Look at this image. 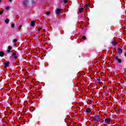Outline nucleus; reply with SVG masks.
Wrapping results in <instances>:
<instances>
[{
    "label": "nucleus",
    "instance_id": "obj_1",
    "mask_svg": "<svg viewBox=\"0 0 126 126\" xmlns=\"http://www.w3.org/2000/svg\"><path fill=\"white\" fill-rule=\"evenodd\" d=\"M101 119H102V115L100 114H97L93 117V120L94 122H99Z\"/></svg>",
    "mask_w": 126,
    "mask_h": 126
},
{
    "label": "nucleus",
    "instance_id": "obj_2",
    "mask_svg": "<svg viewBox=\"0 0 126 126\" xmlns=\"http://www.w3.org/2000/svg\"><path fill=\"white\" fill-rule=\"evenodd\" d=\"M115 59L117 62H118V63H122V60L121 59H119V57H118V56H115Z\"/></svg>",
    "mask_w": 126,
    "mask_h": 126
},
{
    "label": "nucleus",
    "instance_id": "obj_3",
    "mask_svg": "<svg viewBox=\"0 0 126 126\" xmlns=\"http://www.w3.org/2000/svg\"><path fill=\"white\" fill-rule=\"evenodd\" d=\"M12 58H13V59H14L15 60L17 59V58H18V54L14 53L12 54Z\"/></svg>",
    "mask_w": 126,
    "mask_h": 126
},
{
    "label": "nucleus",
    "instance_id": "obj_4",
    "mask_svg": "<svg viewBox=\"0 0 126 126\" xmlns=\"http://www.w3.org/2000/svg\"><path fill=\"white\" fill-rule=\"evenodd\" d=\"M117 51L119 55L122 54V53H123V50L121 48H118Z\"/></svg>",
    "mask_w": 126,
    "mask_h": 126
},
{
    "label": "nucleus",
    "instance_id": "obj_5",
    "mask_svg": "<svg viewBox=\"0 0 126 126\" xmlns=\"http://www.w3.org/2000/svg\"><path fill=\"white\" fill-rule=\"evenodd\" d=\"M11 49H12V47H11L10 46H9L8 47V49L7 50V53H10V52H11L10 50H11Z\"/></svg>",
    "mask_w": 126,
    "mask_h": 126
},
{
    "label": "nucleus",
    "instance_id": "obj_6",
    "mask_svg": "<svg viewBox=\"0 0 126 126\" xmlns=\"http://www.w3.org/2000/svg\"><path fill=\"white\" fill-rule=\"evenodd\" d=\"M105 122H106L107 124H110V122H111V119H110V118H106L105 120Z\"/></svg>",
    "mask_w": 126,
    "mask_h": 126
},
{
    "label": "nucleus",
    "instance_id": "obj_7",
    "mask_svg": "<svg viewBox=\"0 0 126 126\" xmlns=\"http://www.w3.org/2000/svg\"><path fill=\"white\" fill-rule=\"evenodd\" d=\"M56 14H60L61 13V9H57L56 11Z\"/></svg>",
    "mask_w": 126,
    "mask_h": 126
},
{
    "label": "nucleus",
    "instance_id": "obj_8",
    "mask_svg": "<svg viewBox=\"0 0 126 126\" xmlns=\"http://www.w3.org/2000/svg\"><path fill=\"white\" fill-rule=\"evenodd\" d=\"M4 56V53L2 51L0 52V57H3Z\"/></svg>",
    "mask_w": 126,
    "mask_h": 126
},
{
    "label": "nucleus",
    "instance_id": "obj_9",
    "mask_svg": "<svg viewBox=\"0 0 126 126\" xmlns=\"http://www.w3.org/2000/svg\"><path fill=\"white\" fill-rule=\"evenodd\" d=\"M4 64H5L4 67H7V66L9 65V63L6 62L4 63Z\"/></svg>",
    "mask_w": 126,
    "mask_h": 126
},
{
    "label": "nucleus",
    "instance_id": "obj_10",
    "mask_svg": "<svg viewBox=\"0 0 126 126\" xmlns=\"http://www.w3.org/2000/svg\"><path fill=\"white\" fill-rule=\"evenodd\" d=\"M83 9L84 8H80L79 9V11L80 13H81L82 12H83Z\"/></svg>",
    "mask_w": 126,
    "mask_h": 126
},
{
    "label": "nucleus",
    "instance_id": "obj_11",
    "mask_svg": "<svg viewBox=\"0 0 126 126\" xmlns=\"http://www.w3.org/2000/svg\"><path fill=\"white\" fill-rule=\"evenodd\" d=\"M35 25V21H32L31 24V26H34Z\"/></svg>",
    "mask_w": 126,
    "mask_h": 126
},
{
    "label": "nucleus",
    "instance_id": "obj_12",
    "mask_svg": "<svg viewBox=\"0 0 126 126\" xmlns=\"http://www.w3.org/2000/svg\"><path fill=\"white\" fill-rule=\"evenodd\" d=\"M86 112L87 113H90L91 112V110H90V108H87V109L86 110Z\"/></svg>",
    "mask_w": 126,
    "mask_h": 126
},
{
    "label": "nucleus",
    "instance_id": "obj_13",
    "mask_svg": "<svg viewBox=\"0 0 126 126\" xmlns=\"http://www.w3.org/2000/svg\"><path fill=\"white\" fill-rule=\"evenodd\" d=\"M89 6H90V4H87V5H86L84 7V8H88V7H89Z\"/></svg>",
    "mask_w": 126,
    "mask_h": 126
},
{
    "label": "nucleus",
    "instance_id": "obj_14",
    "mask_svg": "<svg viewBox=\"0 0 126 126\" xmlns=\"http://www.w3.org/2000/svg\"><path fill=\"white\" fill-rule=\"evenodd\" d=\"M5 23H6V24H7L8 23H9V20L8 19H6L5 20Z\"/></svg>",
    "mask_w": 126,
    "mask_h": 126
},
{
    "label": "nucleus",
    "instance_id": "obj_15",
    "mask_svg": "<svg viewBox=\"0 0 126 126\" xmlns=\"http://www.w3.org/2000/svg\"><path fill=\"white\" fill-rule=\"evenodd\" d=\"M112 44L113 46H115L116 45V41H114L112 42Z\"/></svg>",
    "mask_w": 126,
    "mask_h": 126
},
{
    "label": "nucleus",
    "instance_id": "obj_16",
    "mask_svg": "<svg viewBox=\"0 0 126 126\" xmlns=\"http://www.w3.org/2000/svg\"><path fill=\"white\" fill-rule=\"evenodd\" d=\"M13 42L14 43H16L17 42V39H14Z\"/></svg>",
    "mask_w": 126,
    "mask_h": 126
},
{
    "label": "nucleus",
    "instance_id": "obj_17",
    "mask_svg": "<svg viewBox=\"0 0 126 126\" xmlns=\"http://www.w3.org/2000/svg\"><path fill=\"white\" fill-rule=\"evenodd\" d=\"M82 38H83L84 40H85V39H86V37L85 36L83 35V36H82Z\"/></svg>",
    "mask_w": 126,
    "mask_h": 126
},
{
    "label": "nucleus",
    "instance_id": "obj_18",
    "mask_svg": "<svg viewBox=\"0 0 126 126\" xmlns=\"http://www.w3.org/2000/svg\"><path fill=\"white\" fill-rule=\"evenodd\" d=\"M11 27H12V28H14V24H11Z\"/></svg>",
    "mask_w": 126,
    "mask_h": 126
},
{
    "label": "nucleus",
    "instance_id": "obj_19",
    "mask_svg": "<svg viewBox=\"0 0 126 126\" xmlns=\"http://www.w3.org/2000/svg\"><path fill=\"white\" fill-rule=\"evenodd\" d=\"M5 9H6V10H8V9H9V6L6 7Z\"/></svg>",
    "mask_w": 126,
    "mask_h": 126
},
{
    "label": "nucleus",
    "instance_id": "obj_20",
    "mask_svg": "<svg viewBox=\"0 0 126 126\" xmlns=\"http://www.w3.org/2000/svg\"><path fill=\"white\" fill-rule=\"evenodd\" d=\"M2 13H3V11H0V15H1V14H2Z\"/></svg>",
    "mask_w": 126,
    "mask_h": 126
},
{
    "label": "nucleus",
    "instance_id": "obj_21",
    "mask_svg": "<svg viewBox=\"0 0 126 126\" xmlns=\"http://www.w3.org/2000/svg\"><path fill=\"white\" fill-rule=\"evenodd\" d=\"M64 3H67V0H64Z\"/></svg>",
    "mask_w": 126,
    "mask_h": 126
},
{
    "label": "nucleus",
    "instance_id": "obj_22",
    "mask_svg": "<svg viewBox=\"0 0 126 126\" xmlns=\"http://www.w3.org/2000/svg\"><path fill=\"white\" fill-rule=\"evenodd\" d=\"M49 14H50V12H47L46 15H49Z\"/></svg>",
    "mask_w": 126,
    "mask_h": 126
},
{
    "label": "nucleus",
    "instance_id": "obj_23",
    "mask_svg": "<svg viewBox=\"0 0 126 126\" xmlns=\"http://www.w3.org/2000/svg\"><path fill=\"white\" fill-rule=\"evenodd\" d=\"M22 28V26L20 25L19 27V29H21V28Z\"/></svg>",
    "mask_w": 126,
    "mask_h": 126
},
{
    "label": "nucleus",
    "instance_id": "obj_24",
    "mask_svg": "<svg viewBox=\"0 0 126 126\" xmlns=\"http://www.w3.org/2000/svg\"><path fill=\"white\" fill-rule=\"evenodd\" d=\"M41 29H42V28H40L39 29H38V31H40Z\"/></svg>",
    "mask_w": 126,
    "mask_h": 126
},
{
    "label": "nucleus",
    "instance_id": "obj_25",
    "mask_svg": "<svg viewBox=\"0 0 126 126\" xmlns=\"http://www.w3.org/2000/svg\"><path fill=\"white\" fill-rule=\"evenodd\" d=\"M10 2H12V0H9Z\"/></svg>",
    "mask_w": 126,
    "mask_h": 126
},
{
    "label": "nucleus",
    "instance_id": "obj_26",
    "mask_svg": "<svg viewBox=\"0 0 126 126\" xmlns=\"http://www.w3.org/2000/svg\"><path fill=\"white\" fill-rule=\"evenodd\" d=\"M125 57H126V53L125 54Z\"/></svg>",
    "mask_w": 126,
    "mask_h": 126
},
{
    "label": "nucleus",
    "instance_id": "obj_27",
    "mask_svg": "<svg viewBox=\"0 0 126 126\" xmlns=\"http://www.w3.org/2000/svg\"><path fill=\"white\" fill-rule=\"evenodd\" d=\"M0 2H1V0H0Z\"/></svg>",
    "mask_w": 126,
    "mask_h": 126
}]
</instances>
